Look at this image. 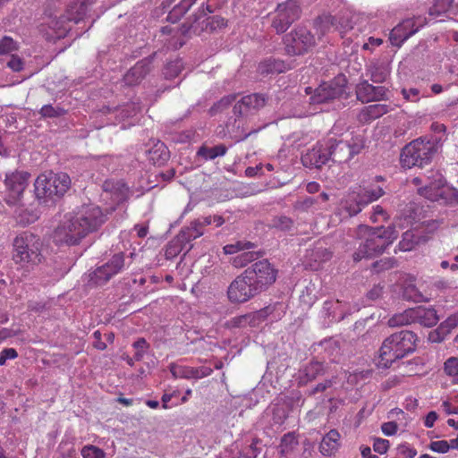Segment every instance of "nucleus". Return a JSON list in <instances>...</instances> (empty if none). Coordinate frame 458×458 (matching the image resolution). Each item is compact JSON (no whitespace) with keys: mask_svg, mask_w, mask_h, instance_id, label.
Here are the masks:
<instances>
[{"mask_svg":"<svg viewBox=\"0 0 458 458\" xmlns=\"http://www.w3.org/2000/svg\"><path fill=\"white\" fill-rule=\"evenodd\" d=\"M106 216L98 206L84 205L76 213L64 216L54 233V240L58 244H79L88 234L98 230Z\"/></svg>","mask_w":458,"mask_h":458,"instance_id":"1","label":"nucleus"},{"mask_svg":"<svg viewBox=\"0 0 458 458\" xmlns=\"http://www.w3.org/2000/svg\"><path fill=\"white\" fill-rule=\"evenodd\" d=\"M359 233L365 237V241L353 254L355 261L382 253L398 236V233L393 226L370 228L360 225Z\"/></svg>","mask_w":458,"mask_h":458,"instance_id":"2","label":"nucleus"},{"mask_svg":"<svg viewBox=\"0 0 458 458\" xmlns=\"http://www.w3.org/2000/svg\"><path fill=\"white\" fill-rule=\"evenodd\" d=\"M94 0H84L75 2L67 7L66 14L59 17H50L46 24L42 25L41 30L49 40L60 39L66 36L71 30L70 22L78 23L83 19L87 13V4H91Z\"/></svg>","mask_w":458,"mask_h":458,"instance_id":"3","label":"nucleus"},{"mask_svg":"<svg viewBox=\"0 0 458 458\" xmlns=\"http://www.w3.org/2000/svg\"><path fill=\"white\" fill-rule=\"evenodd\" d=\"M70 186L71 179L65 173L41 174L34 183L35 195L41 203L49 205L63 197Z\"/></svg>","mask_w":458,"mask_h":458,"instance_id":"4","label":"nucleus"},{"mask_svg":"<svg viewBox=\"0 0 458 458\" xmlns=\"http://www.w3.org/2000/svg\"><path fill=\"white\" fill-rule=\"evenodd\" d=\"M416 335L408 330L391 335L382 344L379 351L380 362L389 367L396 360L405 357L415 350Z\"/></svg>","mask_w":458,"mask_h":458,"instance_id":"5","label":"nucleus"},{"mask_svg":"<svg viewBox=\"0 0 458 458\" xmlns=\"http://www.w3.org/2000/svg\"><path fill=\"white\" fill-rule=\"evenodd\" d=\"M42 247L43 243L38 235L23 232L13 239V259L22 267L37 265L43 259Z\"/></svg>","mask_w":458,"mask_h":458,"instance_id":"6","label":"nucleus"},{"mask_svg":"<svg viewBox=\"0 0 458 458\" xmlns=\"http://www.w3.org/2000/svg\"><path fill=\"white\" fill-rule=\"evenodd\" d=\"M437 151V146L435 140L420 137L403 148L400 162L403 168L423 167L432 161Z\"/></svg>","mask_w":458,"mask_h":458,"instance_id":"7","label":"nucleus"},{"mask_svg":"<svg viewBox=\"0 0 458 458\" xmlns=\"http://www.w3.org/2000/svg\"><path fill=\"white\" fill-rule=\"evenodd\" d=\"M327 144L330 149V159L339 164L349 161L363 148V140L360 137H353L350 141L328 139Z\"/></svg>","mask_w":458,"mask_h":458,"instance_id":"8","label":"nucleus"},{"mask_svg":"<svg viewBox=\"0 0 458 458\" xmlns=\"http://www.w3.org/2000/svg\"><path fill=\"white\" fill-rule=\"evenodd\" d=\"M30 174L24 171L8 173L4 180V200L8 205H15L21 199L28 186Z\"/></svg>","mask_w":458,"mask_h":458,"instance_id":"9","label":"nucleus"},{"mask_svg":"<svg viewBox=\"0 0 458 458\" xmlns=\"http://www.w3.org/2000/svg\"><path fill=\"white\" fill-rule=\"evenodd\" d=\"M247 276L243 272L230 284L227 295L232 302H245L261 292L256 284Z\"/></svg>","mask_w":458,"mask_h":458,"instance_id":"10","label":"nucleus"},{"mask_svg":"<svg viewBox=\"0 0 458 458\" xmlns=\"http://www.w3.org/2000/svg\"><path fill=\"white\" fill-rule=\"evenodd\" d=\"M300 17V7L295 0L279 4L272 18V27L277 33H283Z\"/></svg>","mask_w":458,"mask_h":458,"instance_id":"11","label":"nucleus"},{"mask_svg":"<svg viewBox=\"0 0 458 458\" xmlns=\"http://www.w3.org/2000/svg\"><path fill=\"white\" fill-rule=\"evenodd\" d=\"M244 273L262 291L272 284L276 279V270L267 260L258 261L248 267Z\"/></svg>","mask_w":458,"mask_h":458,"instance_id":"12","label":"nucleus"},{"mask_svg":"<svg viewBox=\"0 0 458 458\" xmlns=\"http://www.w3.org/2000/svg\"><path fill=\"white\" fill-rule=\"evenodd\" d=\"M426 23V18L422 16L405 19L392 30L390 33L392 44L401 46L420 28L424 27Z\"/></svg>","mask_w":458,"mask_h":458,"instance_id":"13","label":"nucleus"},{"mask_svg":"<svg viewBox=\"0 0 458 458\" xmlns=\"http://www.w3.org/2000/svg\"><path fill=\"white\" fill-rule=\"evenodd\" d=\"M425 182L426 184L418 190L420 195L431 201L444 197L445 180L438 170H429L425 175Z\"/></svg>","mask_w":458,"mask_h":458,"instance_id":"14","label":"nucleus"},{"mask_svg":"<svg viewBox=\"0 0 458 458\" xmlns=\"http://www.w3.org/2000/svg\"><path fill=\"white\" fill-rule=\"evenodd\" d=\"M124 267V255L122 252L114 254L112 259L90 274V281L95 284H103L112 276L120 273Z\"/></svg>","mask_w":458,"mask_h":458,"instance_id":"15","label":"nucleus"},{"mask_svg":"<svg viewBox=\"0 0 458 458\" xmlns=\"http://www.w3.org/2000/svg\"><path fill=\"white\" fill-rule=\"evenodd\" d=\"M330 160V149L327 141L318 142L311 149L301 157L304 166L309 168H319Z\"/></svg>","mask_w":458,"mask_h":458,"instance_id":"16","label":"nucleus"},{"mask_svg":"<svg viewBox=\"0 0 458 458\" xmlns=\"http://www.w3.org/2000/svg\"><path fill=\"white\" fill-rule=\"evenodd\" d=\"M292 44L287 45V51L293 55H302L315 45V38L306 28H298L292 34Z\"/></svg>","mask_w":458,"mask_h":458,"instance_id":"17","label":"nucleus"},{"mask_svg":"<svg viewBox=\"0 0 458 458\" xmlns=\"http://www.w3.org/2000/svg\"><path fill=\"white\" fill-rule=\"evenodd\" d=\"M356 95L362 103L379 101L386 98V89L383 86H373L363 81L356 86Z\"/></svg>","mask_w":458,"mask_h":458,"instance_id":"18","label":"nucleus"},{"mask_svg":"<svg viewBox=\"0 0 458 458\" xmlns=\"http://www.w3.org/2000/svg\"><path fill=\"white\" fill-rule=\"evenodd\" d=\"M344 93V89L332 82H324L316 89L310 97V104H322L335 99Z\"/></svg>","mask_w":458,"mask_h":458,"instance_id":"19","label":"nucleus"},{"mask_svg":"<svg viewBox=\"0 0 458 458\" xmlns=\"http://www.w3.org/2000/svg\"><path fill=\"white\" fill-rule=\"evenodd\" d=\"M266 98L264 95L254 93L244 96L233 106L235 114H247L254 110H258L265 106Z\"/></svg>","mask_w":458,"mask_h":458,"instance_id":"20","label":"nucleus"},{"mask_svg":"<svg viewBox=\"0 0 458 458\" xmlns=\"http://www.w3.org/2000/svg\"><path fill=\"white\" fill-rule=\"evenodd\" d=\"M328 195L322 192L317 197H306L294 203V208L301 212H322L327 209Z\"/></svg>","mask_w":458,"mask_h":458,"instance_id":"21","label":"nucleus"},{"mask_svg":"<svg viewBox=\"0 0 458 458\" xmlns=\"http://www.w3.org/2000/svg\"><path fill=\"white\" fill-rule=\"evenodd\" d=\"M314 26L319 37H322L332 30H338L339 33L343 35L351 29L350 26H343L336 22L335 18L330 14H323L318 17L314 21Z\"/></svg>","mask_w":458,"mask_h":458,"instance_id":"22","label":"nucleus"},{"mask_svg":"<svg viewBox=\"0 0 458 458\" xmlns=\"http://www.w3.org/2000/svg\"><path fill=\"white\" fill-rule=\"evenodd\" d=\"M321 313L328 318L329 322H338L345 318L348 310L342 301L329 300L324 302Z\"/></svg>","mask_w":458,"mask_h":458,"instance_id":"23","label":"nucleus"},{"mask_svg":"<svg viewBox=\"0 0 458 458\" xmlns=\"http://www.w3.org/2000/svg\"><path fill=\"white\" fill-rule=\"evenodd\" d=\"M149 72V62L141 60L131 68L123 76V81L128 86L140 83Z\"/></svg>","mask_w":458,"mask_h":458,"instance_id":"24","label":"nucleus"},{"mask_svg":"<svg viewBox=\"0 0 458 458\" xmlns=\"http://www.w3.org/2000/svg\"><path fill=\"white\" fill-rule=\"evenodd\" d=\"M412 311L414 323H419L421 326L430 327L435 326L439 320L437 311L433 308L418 306L412 308Z\"/></svg>","mask_w":458,"mask_h":458,"instance_id":"25","label":"nucleus"},{"mask_svg":"<svg viewBox=\"0 0 458 458\" xmlns=\"http://www.w3.org/2000/svg\"><path fill=\"white\" fill-rule=\"evenodd\" d=\"M285 303L277 301L259 310L253 317L262 319L269 318L271 322H274L281 319L285 314Z\"/></svg>","mask_w":458,"mask_h":458,"instance_id":"26","label":"nucleus"},{"mask_svg":"<svg viewBox=\"0 0 458 458\" xmlns=\"http://www.w3.org/2000/svg\"><path fill=\"white\" fill-rule=\"evenodd\" d=\"M341 436L336 429H331L323 438L319 445L320 453L325 456H330L340 447Z\"/></svg>","mask_w":458,"mask_h":458,"instance_id":"27","label":"nucleus"},{"mask_svg":"<svg viewBox=\"0 0 458 458\" xmlns=\"http://www.w3.org/2000/svg\"><path fill=\"white\" fill-rule=\"evenodd\" d=\"M148 160L157 165H164L170 157V152L165 143L157 140L148 151Z\"/></svg>","mask_w":458,"mask_h":458,"instance_id":"28","label":"nucleus"},{"mask_svg":"<svg viewBox=\"0 0 458 458\" xmlns=\"http://www.w3.org/2000/svg\"><path fill=\"white\" fill-rule=\"evenodd\" d=\"M104 190L106 192H110L112 199H114V201L117 203L123 202L127 199L129 194V188L125 185L124 182L121 181L105 182Z\"/></svg>","mask_w":458,"mask_h":458,"instance_id":"29","label":"nucleus"},{"mask_svg":"<svg viewBox=\"0 0 458 458\" xmlns=\"http://www.w3.org/2000/svg\"><path fill=\"white\" fill-rule=\"evenodd\" d=\"M360 200L361 199L357 191H352L342 200L341 206L347 212L348 216H352L360 213L366 207Z\"/></svg>","mask_w":458,"mask_h":458,"instance_id":"30","label":"nucleus"},{"mask_svg":"<svg viewBox=\"0 0 458 458\" xmlns=\"http://www.w3.org/2000/svg\"><path fill=\"white\" fill-rule=\"evenodd\" d=\"M324 370L323 363L319 361H311L303 369L300 370L299 383L305 385L315 379L318 376L323 374Z\"/></svg>","mask_w":458,"mask_h":458,"instance_id":"31","label":"nucleus"},{"mask_svg":"<svg viewBox=\"0 0 458 458\" xmlns=\"http://www.w3.org/2000/svg\"><path fill=\"white\" fill-rule=\"evenodd\" d=\"M368 71L370 79L376 83L384 82L390 72L388 66L380 62H371L368 66Z\"/></svg>","mask_w":458,"mask_h":458,"instance_id":"32","label":"nucleus"},{"mask_svg":"<svg viewBox=\"0 0 458 458\" xmlns=\"http://www.w3.org/2000/svg\"><path fill=\"white\" fill-rule=\"evenodd\" d=\"M356 191L361 199V203H363L365 206L378 199L385 193L383 189L378 185H370L366 188H359V190Z\"/></svg>","mask_w":458,"mask_h":458,"instance_id":"33","label":"nucleus"},{"mask_svg":"<svg viewBox=\"0 0 458 458\" xmlns=\"http://www.w3.org/2000/svg\"><path fill=\"white\" fill-rule=\"evenodd\" d=\"M391 110L389 105L386 104H373L366 106L361 111V117L366 122L375 120L380 116L387 114Z\"/></svg>","mask_w":458,"mask_h":458,"instance_id":"34","label":"nucleus"},{"mask_svg":"<svg viewBox=\"0 0 458 458\" xmlns=\"http://www.w3.org/2000/svg\"><path fill=\"white\" fill-rule=\"evenodd\" d=\"M454 1V0H432V5L428 9V15L432 19L443 21L442 17L449 12Z\"/></svg>","mask_w":458,"mask_h":458,"instance_id":"35","label":"nucleus"},{"mask_svg":"<svg viewBox=\"0 0 458 458\" xmlns=\"http://www.w3.org/2000/svg\"><path fill=\"white\" fill-rule=\"evenodd\" d=\"M203 234L204 230L200 227L199 223L196 220H193L188 226L182 228L178 235L182 238L185 244H188L191 241L200 237Z\"/></svg>","mask_w":458,"mask_h":458,"instance_id":"36","label":"nucleus"},{"mask_svg":"<svg viewBox=\"0 0 458 458\" xmlns=\"http://www.w3.org/2000/svg\"><path fill=\"white\" fill-rule=\"evenodd\" d=\"M411 323H414L412 308L393 315L387 322L388 326L391 327H403Z\"/></svg>","mask_w":458,"mask_h":458,"instance_id":"37","label":"nucleus"},{"mask_svg":"<svg viewBox=\"0 0 458 458\" xmlns=\"http://www.w3.org/2000/svg\"><path fill=\"white\" fill-rule=\"evenodd\" d=\"M186 248L185 242L177 235L171 240L165 249V257L166 259H172L178 256Z\"/></svg>","mask_w":458,"mask_h":458,"instance_id":"38","label":"nucleus"},{"mask_svg":"<svg viewBox=\"0 0 458 458\" xmlns=\"http://www.w3.org/2000/svg\"><path fill=\"white\" fill-rule=\"evenodd\" d=\"M297 445L298 440L295 434L293 432H289L283 436L277 448L280 454L282 456H285L289 453L293 452Z\"/></svg>","mask_w":458,"mask_h":458,"instance_id":"39","label":"nucleus"},{"mask_svg":"<svg viewBox=\"0 0 458 458\" xmlns=\"http://www.w3.org/2000/svg\"><path fill=\"white\" fill-rule=\"evenodd\" d=\"M226 147L223 144L212 148L202 146L198 150V155L206 160H212L217 157H223L226 153Z\"/></svg>","mask_w":458,"mask_h":458,"instance_id":"40","label":"nucleus"},{"mask_svg":"<svg viewBox=\"0 0 458 458\" xmlns=\"http://www.w3.org/2000/svg\"><path fill=\"white\" fill-rule=\"evenodd\" d=\"M170 372L174 378H194V368L172 363L169 367Z\"/></svg>","mask_w":458,"mask_h":458,"instance_id":"41","label":"nucleus"},{"mask_svg":"<svg viewBox=\"0 0 458 458\" xmlns=\"http://www.w3.org/2000/svg\"><path fill=\"white\" fill-rule=\"evenodd\" d=\"M419 242V238L412 231H406L403 234V239L399 242V249L402 251L411 250L414 246Z\"/></svg>","mask_w":458,"mask_h":458,"instance_id":"42","label":"nucleus"},{"mask_svg":"<svg viewBox=\"0 0 458 458\" xmlns=\"http://www.w3.org/2000/svg\"><path fill=\"white\" fill-rule=\"evenodd\" d=\"M445 373L453 378V382L458 385V358L450 357L444 363Z\"/></svg>","mask_w":458,"mask_h":458,"instance_id":"43","label":"nucleus"},{"mask_svg":"<svg viewBox=\"0 0 458 458\" xmlns=\"http://www.w3.org/2000/svg\"><path fill=\"white\" fill-rule=\"evenodd\" d=\"M293 225V220L286 216H275L271 221L272 227L284 232L292 230Z\"/></svg>","mask_w":458,"mask_h":458,"instance_id":"44","label":"nucleus"},{"mask_svg":"<svg viewBox=\"0 0 458 458\" xmlns=\"http://www.w3.org/2000/svg\"><path fill=\"white\" fill-rule=\"evenodd\" d=\"M66 111L59 106L45 105L41 107L39 114L44 118H55L64 115Z\"/></svg>","mask_w":458,"mask_h":458,"instance_id":"45","label":"nucleus"},{"mask_svg":"<svg viewBox=\"0 0 458 458\" xmlns=\"http://www.w3.org/2000/svg\"><path fill=\"white\" fill-rule=\"evenodd\" d=\"M273 421L276 424H283L288 417V411L285 404L276 403L272 408Z\"/></svg>","mask_w":458,"mask_h":458,"instance_id":"46","label":"nucleus"},{"mask_svg":"<svg viewBox=\"0 0 458 458\" xmlns=\"http://www.w3.org/2000/svg\"><path fill=\"white\" fill-rule=\"evenodd\" d=\"M81 454L83 458H105L106 456V453L103 449L93 445L83 446Z\"/></svg>","mask_w":458,"mask_h":458,"instance_id":"47","label":"nucleus"},{"mask_svg":"<svg viewBox=\"0 0 458 458\" xmlns=\"http://www.w3.org/2000/svg\"><path fill=\"white\" fill-rule=\"evenodd\" d=\"M182 62L176 60L166 64L164 70V74L167 79L176 77L182 71Z\"/></svg>","mask_w":458,"mask_h":458,"instance_id":"48","label":"nucleus"},{"mask_svg":"<svg viewBox=\"0 0 458 458\" xmlns=\"http://www.w3.org/2000/svg\"><path fill=\"white\" fill-rule=\"evenodd\" d=\"M256 254L251 251L242 252L234 258L233 264L235 267H244L249 262L255 259Z\"/></svg>","mask_w":458,"mask_h":458,"instance_id":"49","label":"nucleus"},{"mask_svg":"<svg viewBox=\"0 0 458 458\" xmlns=\"http://www.w3.org/2000/svg\"><path fill=\"white\" fill-rule=\"evenodd\" d=\"M252 246L253 245L250 242L243 243L241 242H237L236 243H233V244L225 245L224 247V252L225 254H235L240 250H249V249L252 248Z\"/></svg>","mask_w":458,"mask_h":458,"instance_id":"50","label":"nucleus"},{"mask_svg":"<svg viewBox=\"0 0 458 458\" xmlns=\"http://www.w3.org/2000/svg\"><path fill=\"white\" fill-rule=\"evenodd\" d=\"M114 112L121 116L122 119L134 116L138 112V107L134 104H128L124 106L115 108Z\"/></svg>","mask_w":458,"mask_h":458,"instance_id":"51","label":"nucleus"},{"mask_svg":"<svg viewBox=\"0 0 458 458\" xmlns=\"http://www.w3.org/2000/svg\"><path fill=\"white\" fill-rule=\"evenodd\" d=\"M448 335V329H442V325L428 334V340L431 343H441Z\"/></svg>","mask_w":458,"mask_h":458,"instance_id":"52","label":"nucleus"},{"mask_svg":"<svg viewBox=\"0 0 458 458\" xmlns=\"http://www.w3.org/2000/svg\"><path fill=\"white\" fill-rule=\"evenodd\" d=\"M16 47V43L13 40V38L4 37L0 41V55L9 54L14 51Z\"/></svg>","mask_w":458,"mask_h":458,"instance_id":"53","label":"nucleus"},{"mask_svg":"<svg viewBox=\"0 0 458 458\" xmlns=\"http://www.w3.org/2000/svg\"><path fill=\"white\" fill-rule=\"evenodd\" d=\"M133 347L136 350L135 352V359L140 360L143 358L144 353L148 348V344L144 338H140L136 342L133 343Z\"/></svg>","mask_w":458,"mask_h":458,"instance_id":"54","label":"nucleus"},{"mask_svg":"<svg viewBox=\"0 0 458 458\" xmlns=\"http://www.w3.org/2000/svg\"><path fill=\"white\" fill-rule=\"evenodd\" d=\"M258 449L256 447V442H252L250 445L244 447L237 457L233 458H257Z\"/></svg>","mask_w":458,"mask_h":458,"instance_id":"55","label":"nucleus"},{"mask_svg":"<svg viewBox=\"0 0 458 458\" xmlns=\"http://www.w3.org/2000/svg\"><path fill=\"white\" fill-rule=\"evenodd\" d=\"M402 95L406 100L411 102H417L420 98V92L416 88L403 89Z\"/></svg>","mask_w":458,"mask_h":458,"instance_id":"56","label":"nucleus"},{"mask_svg":"<svg viewBox=\"0 0 458 458\" xmlns=\"http://www.w3.org/2000/svg\"><path fill=\"white\" fill-rule=\"evenodd\" d=\"M429 449L435 453L446 454L449 451L448 441H446V440L433 441L429 445Z\"/></svg>","mask_w":458,"mask_h":458,"instance_id":"57","label":"nucleus"},{"mask_svg":"<svg viewBox=\"0 0 458 458\" xmlns=\"http://www.w3.org/2000/svg\"><path fill=\"white\" fill-rule=\"evenodd\" d=\"M6 65L13 72H20L23 68V62L18 55H12L6 61Z\"/></svg>","mask_w":458,"mask_h":458,"instance_id":"58","label":"nucleus"},{"mask_svg":"<svg viewBox=\"0 0 458 458\" xmlns=\"http://www.w3.org/2000/svg\"><path fill=\"white\" fill-rule=\"evenodd\" d=\"M442 329H448V334L458 326V311L450 315L441 323Z\"/></svg>","mask_w":458,"mask_h":458,"instance_id":"59","label":"nucleus"},{"mask_svg":"<svg viewBox=\"0 0 458 458\" xmlns=\"http://www.w3.org/2000/svg\"><path fill=\"white\" fill-rule=\"evenodd\" d=\"M18 353L13 348H5L0 352V366H4L7 360H13Z\"/></svg>","mask_w":458,"mask_h":458,"instance_id":"60","label":"nucleus"},{"mask_svg":"<svg viewBox=\"0 0 458 458\" xmlns=\"http://www.w3.org/2000/svg\"><path fill=\"white\" fill-rule=\"evenodd\" d=\"M388 447H389L388 440L382 439V438L375 439L374 444H373V448H374L375 452H377L380 454H383L386 453V451L388 450Z\"/></svg>","mask_w":458,"mask_h":458,"instance_id":"61","label":"nucleus"},{"mask_svg":"<svg viewBox=\"0 0 458 458\" xmlns=\"http://www.w3.org/2000/svg\"><path fill=\"white\" fill-rule=\"evenodd\" d=\"M259 69L262 73L282 72V70L280 68L276 67V62L272 63L270 61H266V62L260 64Z\"/></svg>","mask_w":458,"mask_h":458,"instance_id":"62","label":"nucleus"},{"mask_svg":"<svg viewBox=\"0 0 458 458\" xmlns=\"http://www.w3.org/2000/svg\"><path fill=\"white\" fill-rule=\"evenodd\" d=\"M394 261L391 259H380L374 264V268L377 272L384 269H388L394 267Z\"/></svg>","mask_w":458,"mask_h":458,"instance_id":"63","label":"nucleus"},{"mask_svg":"<svg viewBox=\"0 0 458 458\" xmlns=\"http://www.w3.org/2000/svg\"><path fill=\"white\" fill-rule=\"evenodd\" d=\"M382 432L386 436H393L397 432V424L394 421L383 423L381 426Z\"/></svg>","mask_w":458,"mask_h":458,"instance_id":"64","label":"nucleus"}]
</instances>
